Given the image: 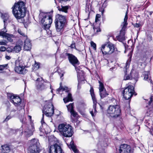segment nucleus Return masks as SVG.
<instances>
[{"label":"nucleus","instance_id":"obj_20","mask_svg":"<svg viewBox=\"0 0 153 153\" xmlns=\"http://www.w3.org/2000/svg\"><path fill=\"white\" fill-rule=\"evenodd\" d=\"M143 76L144 77V79L145 80L150 82L151 84H153L152 80L151 79L150 73L148 72H144L143 73Z\"/></svg>","mask_w":153,"mask_h":153},{"label":"nucleus","instance_id":"obj_13","mask_svg":"<svg viewBox=\"0 0 153 153\" xmlns=\"http://www.w3.org/2000/svg\"><path fill=\"white\" fill-rule=\"evenodd\" d=\"M10 102L13 103L15 106L17 108L18 110H22V106L20 105L21 104V99L18 96H15L12 101Z\"/></svg>","mask_w":153,"mask_h":153},{"label":"nucleus","instance_id":"obj_44","mask_svg":"<svg viewBox=\"0 0 153 153\" xmlns=\"http://www.w3.org/2000/svg\"><path fill=\"white\" fill-rule=\"evenodd\" d=\"M7 64H6L5 65H0L1 68H0V72H1L3 70V69L7 67Z\"/></svg>","mask_w":153,"mask_h":153},{"label":"nucleus","instance_id":"obj_62","mask_svg":"<svg viewBox=\"0 0 153 153\" xmlns=\"http://www.w3.org/2000/svg\"><path fill=\"white\" fill-rule=\"evenodd\" d=\"M152 151L153 152V150H152Z\"/></svg>","mask_w":153,"mask_h":153},{"label":"nucleus","instance_id":"obj_9","mask_svg":"<svg viewBox=\"0 0 153 153\" xmlns=\"http://www.w3.org/2000/svg\"><path fill=\"white\" fill-rule=\"evenodd\" d=\"M50 86L51 89V86L50 83L44 80L42 78H38L36 80V87L39 91H43L45 90L48 87Z\"/></svg>","mask_w":153,"mask_h":153},{"label":"nucleus","instance_id":"obj_3","mask_svg":"<svg viewBox=\"0 0 153 153\" xmlns=\"http://www.w3.org/2000/svg\"><path fill=\"white\" fill-rule=\"evenodd\" d=\"M58 129L59 132L64 137H70L73 134L72 128L69 124L65 123L60 124L58 126Z\"/></svg>","mask_w":153,"mask_h":153},{"label":"nucleus","instance_id":"obj_1","mask_svg":"<svg viewBox=\"0 0 153 153\" xmlns=\"http://www.w3.org/2000/svg\"><path fill=\"white\" fill-rule=\"evenodd\" d=\"M21 0L15 3L12 7L13 13L17 19L24 18L25 14L26 8L24 2L25 0Z\"/></svg>","mask_w":153,"mask_h":153},{"label":"nucleus","instance_id":"obj_52","mask_svg":"<svg viewBox=\"0 0 153 153\" xmlns=\"http://www.w3.org/2000/svg\"><path fill=\"white\" fill-rule=\"evenodd\" d=\"M81 88V86H79V82L77 85V89L79 90Z\"/></svg>","mask_w":153,"mask_h":153},{"label":"nucleus","instance_id":"obj_45","mask_svg":"<svg viewBox=\"0 0 153 153\" xmlns=\"http://www.w3.org/2000/svg\"><path fill=\"white\" fill-rule=\"evenodd\" d=\"M62 87L60 86L59 88L56 89V93L58 94L61 91H62Z\"/></svg>","mask_w":153,"mask_h":153},{"label":"nucleus","instance_id":"obj_25","mask_svg":"<svg viewBox=\"0 0 153 153\" xmlns=\"http://www.w3.org/2000/svg\"><path fill=\"white\" fill-rule=\"evenodd\" d=\"M63 100L65 103L69 101H72L73 99L72 98L71 94L70 93H68L67 97L64 98Z\"/></svg>","mask_w":153,"mask_h":153},{"label":"nucleus","instance_id":"obj_17","mask_svg":"<svg viewBox=\"0 0 153 153\" xmlns=\"http://www.w3.org/2000/svg\"><path fill=\"white\" fill-rule=\"evenodd\" d=\"M55 23L56 31L58 32H62L63 30V27L65 24L55 21Z\"/></svg>","mask_w":153,"mask_h":153},{"label":"nucleus","instance_id":"obj_26","mask_svg":"<svg viewBox=\"0 0 153 153\" xmlns=\"http://www.w3.org/2000/svg\"><path fill=\"white\" fill-rule=\"evenodd\" d=\"M69 148H71L75 153H79L78 150L76 149L75 146L74 144L73 141H71Z\"/></svg>","mask_w":153,"mask_h":153},{"label":"nucleus","instance_id":"obj_58","mask_svg":"<svg viewBox=\"0 0 153 153\" xmlns=\"http://www.w3.org/2000/svg\"><path fill=\"white\" fill-rule=\"evenodd\" d=\"M152 13V12H150V15H151Z\"/></svg>","mask_w":153,"mask_h":153},{"label":"nucleus","instance_id":"obj_8","mask_svg":"<svg viewBox=\"0 0 153 153\" xmlns=\"http://www.w3.org/2000/svg\"><path fill=\"white\" fill-rule=\"evenodd\" d=\"M30 146L27 149V153H39V143L38 139H33L29 142Z\"/></svg>","mask_w":153,"mask_h":153},{"label":"nucleus","instance_id":"obj_11","mask_svg":"<svg viewBox=\"0 0 153 153\" xmlns=\"http://www.w3.org/2000/svg\"><path fill=\"white\" fill-rule=\"evenodd\" d=\"M90 92L93 102V110L92 111H90V113L91 114L92 116V117H93L94 116V113H95L97 112V111L96 110V107L97 103V102L96 99L95 97V96L94 93V90L93 87H91Z\"/></svg>","mask_w":153,"mask_h":153},{"label":"nucleus","instance_id":"obj_39","mask_svg":"<svg viewBox=\"0 0 153 153\" xmlns=\"http://www.w3.org/2000/svg\"><path fill=\"white\" fill-rule=\"evenodd\" d=\"M101 17V15L99 14H97L96 15V18H95V22H97L98 21H100V19H99Z\"/></svg>","mask_w":153,"mask_h":153},{"label":"nucleus","instance_id":"obj_51","mask_svg":"<svg viewBox=\"0 0 153 153\" xmlns=\"http://www.w3.org/2000/svg\"><path fill=\"white\" fill-rule=\"evenodd\" d=\"M20 121L22 123H23L24 122V118L23 117H22L21 118H20Z\"/></svg>","mask_w":153,"mask_h":153},{"label":"nucleus","instance_id":"obj_31","mask_svg":"<svg viewBox=\"0 0 153 153\" xmlns=\"http://www.w3.org/2000/svg\"><path fill=\"white\" fill-rule=\"evenodd\" d=\"M99 82L100 84L99 87V91H102L105 90V89L104 88L103 84L100 81H99Z\"/></svg>","mask_w":153,"mask_h":153},{"label":"nucleus","instance_id":"obj_7","mask_svg":"<svg viewBox=\"0 0 153 153\" xmlns=\"http://www.w3.org/2000/svg\"><path fill=\"white\" fill-rule=\"evenodd\" d=\"M62 58L67 56L69 62L74 67L75 69L77 72H79V70L77 66L80 64V62L77 58L72 54L67 53H65L61 55Z\"/></svg>","mask_w":153,"mask_h":153},{"label":"nucleus","instance_id":"obj_36","mask_svg":"<svg viewBox=\"0 0 153 153\" xmlns=\"http://www.w3.org/2000/svg\"><path fill=\"white\" fill-rule=\"evenodd\" d=\"M93 29L94 30V34H97L98 32H100L101 31L100 28L98 27H93Z\"/></svg>","mask_w":153,"mask_h":153},{"label":"nucleus","instance_id":"obj_37","mask_svg":"<svg viewBox=\"0 0 153 153\" xmlns=\"http://www.w3.org/2000/svg\"><path fill=\"white\" fill-rule=\"evenodd\" d=\"M7 96L8 99L10 100V101H12V100H13L15 97V96L11 94H7Z\"/></svg>","mask_w":153,"mask_h":153},{"label":"nucleus","instance_id":"obj_57","mask_svg":"<svg viewBox=\"0 0 153 153\" xmlns=\"http://www.w3.org/2000/svg\"><path fill=\"white\" fill-rule=\"evenodd\" d=\"M106 6L105 5V4H103L102 6V7H105Z\"/></svg>","mask_w":153,"mask_h":153},{"label":"nucleus","instance_id":"obj_5","mask_svg":"<svg viewBox=\"0 0 153 153\" xmlns=\"http://www.w3.org/2000/svg\"><path fill=\"white\" fill-rule=\"evenodd\" d=\"M42 111L43 114L41 122L43 125V123H45L44 120L45 114L47 117H50L54 114V107L51 102L49 101L48 102V104H45L44 107Z\"/></svg>","mask_w":153,"mask_h":153},{"label":"nucleus","instance_id":"obj_61","mask_svg":"<svg viewBox=\"0 0 153 153\" xmlns=\"http://www.w3.org/2000/svg\"><path fill=\"white\" fill-rule=\"evenodd\" d=\"M51 92H52V90L51 91Z\"/></svg>","mask_w":153,"mask_h":153},{"label":"nucleus","instance_id":"obj_47","mask_svg":"<svg viewBox=\"0 0 153 153\" xmlns=\"http://www.w3.org/2000/svg\"><path fill=\"white\" fill-rule=\"evenodd\" d=\"M6 48L4 46H2L0 47V51H4L6 50Z\"/></svg>","mask_w":153,"mask_h":153},{"label":"nucleus","instance_id":"obj_24","mask_svg":"<svg viewBox=\"0 0 153 153\" xmlns=\"http://www.w3.org/2000/svg\"><path fill=\"white\" fill-rule=\"evenodd\" d=\"M2 151L3 153H9L10 151L9 146L7 145L1 146Z\"/></svg>","mask_w":153,"mask_h":153},{"label":"nucleus","instance_id":"obj_35","mask_svg":"<svg viewBox=\"0 0 153 153\" xmlns=\"http://www.w3.org/2000/svg\"><path fill=\"white\" fill-rule=\"evenodd\" d=\"M127 69H126L125 71V75L124 78V80H127L130 79L131 77V76L127 75Z\"/></svg>","mask_w":153,"mask_h":153},{"label":"nucleus","instance_id":"obj_2","mask_svg":"<svg viewBox=\"0 0 153 153\" xmlns=\"http://www.w3.org/2000/svg\"><path fill=\"white\" fill-rule=\"evenodd\" d=\"M39 17L43 27L45 30L48 29L52 22V15L48 13L41 12L39 14Z\"/></svg>","mask_w":153,"mask_h":153},{"label":"nucleus","instance_id":"obj_32","mask_svg":"<svg viewBox=\"0 0 153 153\" xmlns=\"http://www.w3.org/2000/svg\"><path fill=\"white\" fill-rule=\"evenodd\" d=\"M39 63L36 62V61H35L34 64L33 66V68L34 70H36L38 69L39 68Z\"/></svg>","mask_w":153,"mask_h":153},{"label":"nucleus","instance_id":"obj_22","mask_svg":"<svg viewBox=\"0 0 153 153\" xmlns=\"http://www.w3.org/2000/svg\"><path fill=\"white\" fill-rule=\"evenodd\" d=\"M48 142L50 145H53L55 144H57L58 142L57 139L53 136H51L48 137Z\"/></svg>","mask_w":153,"mask_h":153},{"label":"nucleus","instance_id":"obj_42","mask_svg":"<svg viewBox=\"0 0 153 153\" xmlns=\"http://www.w3.org/2000/svg\"><path fill=\"white\" fill-rule=\"evenodd\" d=\"M91 45L92 47L94 50H96V45L95 43L93 42H91Z\"/></svg>","mask_w":153,"mask_h":153},{"label":"nucleus","instance_id":"obj_46","mask_svg":"<svg viewBox=\"0 0 153 153\" xmlns=\"http://www.w3.org/2000/svg\"><path fill=\"white\" fill-rule=\"evenodd\" d=\"M7 43L6 41H0V45H6Z\"/></svg>","mask_w":153,"mask_h":153},{"label":"nucleus","instance_id":"obj_41","mask_svg":"<svg viewBox=\"0 0 153 153\" xmlns=\"http://www.w3.org/2000/svg\"><path fill=\"white\" fill-rule=\"evenodd\" d=\"M12 117L10 115H9L8 116H7L6 118H5V119L3 121V122H7L9 120L11 119L12 118Z\"/></svg>","mask_w":153,"mask_h":153},{"label":"nucleus","instance_id":"obj_23","mask_svg":"<svg viewBox=\"0 0 153 153\" xmlns=\"http://www.w3.org/2000/svg\"><path fill=\"white\" fill-rule=\"evenodd\" d=\"M18 68V70H19V71L16 70V68H15V71L16 72L19 74H24L27 71V70L25 69V68Z\"/></svg>","mask_w":153,"mask_h":153},{"label":"nucleus","instance_id":"obj_43","mask_svg":"<svg viewBox=\"0 0 153 153\" xmlns=\"http://www.w3.org/2000/svg\"><path fill=\"white\" fill-rule=\"evenodd\" d=\"M18 33L21 35L25 36H26L25 34L23 33L22 31L20 29H19L18 30Z\"/></svg>","mask_w":153,"mask_h":153},{"label":"nucleus","instance_id":"obj_33","mask_svg":"<svg viewBox=\"0 0 153 153\" xmlns=\"http://www.w3.org/2000/svg\"><path fill=\"white\" fill-rule=\"evenodd\" d=\"M116 37L117 39L120 42H122L125 39V37L120 34L117 36Z\"/></svg>","mask_w":153,"mask_h":153},{"label":"nucleus","instance_id":"obj_29","mask_svg":"<svg viewBox=\"0 0 153 153\" xmlns=\"http://www.w3.org/2000/svg\"><path fill=\"white\" fill-rule=\"evenodd\" d=\"M100 94L101 98H103L108 95V94L107 93L106 90L102 91L100 92Z\"/></svg>","mask_w":153,"mask_h":153},{"label":"nucleus","instance_id":"obj_55","mask_svg":"<svg viewBox=\"0 0 153 153\" xmlns=\"http://www.w3.org/2000/svg\"><path fill=\"white\" fill-rule=\"evenodd\" d=\"M16 110L15 109H13L11 110V112H16Z\"/></svg>","mask_w":153,"mask_h":153},{"label":"nucleus","instance_id":"obj_28","mask_svg":"<svg viewBox=\"0 0 153 153\" xmlns=\"http://www.w3.org/2000/svg\"><path fill=\"white\" fill-rule=\"evenodd\" d=\"M69 6H62L61 7H59L58 9L59 11H62L65 13H67L69 9Z\"/></svg>","mask_w":153,"mask_h":153},{"label":"nucleus","instance_id":"obj_18","mask_svg":"<svg viewBox=\"0 0 153 153\" xmlns=\"http://www.w3.org/2000/svg\"><path fill=\"white\" fill-rule=\"evenodd\" d=\"M55 21L65 24L66 23V19L65 16L59 14H58L56 15V19Z\"/></svg>","mask_w":153,"mask_h":153},{"label":"nucleus","instance_id":"obj_6","mask_svg":"<svg viewBox=\"0 0 153 153\" xmlns=\"http://www.w3.org/2000/svg\"><path fill=\"white\" fill-rule=\"evenodd\" d=\"M121 110L119 105H110L108 107L107 113L108 116L113 118L118 117L121 114Z\"/></svg>","mask_w":153,"mask_h":153},{"label":"nucleus","instance_id":"obj_56","mask_svg":"<svg viewBox=\"0 0 153 153\" xmlns=\"http://www.w3.org/2000/svg\"><path fill=\"white\" fill-rule=\"evenodd\" d=\"M88 9H89L88 8H87V6H86V11L87 10H88Z\"/></svg>","mask_w":153,"mask_h":153},{"label":"nucleus","instance_id":"obj_48","mask_svg":"<svg viewBox=\"0 0 153 153\" xmlns=\"http://www.w3.org/2000/svg\"><path fill=\"white\" fill-rule=\"evenodd\" d=\"M134 26L135 27H139L140 26V23H135L133 24Z\"/></svg>","mask_w":153,"mask_h":153},{"label":"nucleus","instance_id":"obj_60","mask_svg":"<svg viewBox=\"0 0 153 153\" xmlns=\"http://www.w3.org/2000/svg\"><path fill=\"white\" fill-rule=\"evenodd\" d=\"M114 100L115 101H116V100L114 99Z\"/></svg>","mask_w":153,"mask_h":153},{"label":"nucleus","instance_id":"obj_27","mask_svg":"<svg viewBox=\"0 0 153 153\" xmlns=\"http://www.w3.org/2000/svg\"><path fill=\"white\" fill-rule=\"evenodd\" d=\"M11 50H8V51H15L16 52H19L21 49V47L19 45H17L11 49Z\"/></svg>","mask_w":153,"mask_h":153},{"label":"nucleus","instance_id":"obj_34","mask_svg":"<svg viewBox=\"0 0 153 153\" xmlns=\"http://www.w3.org/2000/svg\"><path fill=\"white\" fill-rule=\"evenodd\" d=\"M7 35H6V36H2L3 37H6L7 38V40H8L9 42H13V39L11 38V37L12 36H11V37H10L11 36V35L7 33ZM11 36H13V35H11Z\"/></svg>","mask_w":153,"mask_h":153},{"label":"nucleus","instance_id":"obj_38","mask_svg":"<svg viewBox=\"0 0 153 153\" xmlns=\"http://www.w3.org/2000/svg\"><path fill=\"white\" fill-rule=\"evenodd\" d=\"M7 31V30H5V31H4L2 30L0 31V36H6L7 33L6 32Z\"/></svg>","mask_w":153,"mask_h":153},{"label":"nucleus","instance_id":"obj_50","mask_svg":"<svg viewBox=\"0 0 153 153\" xmlns=\"http://www.w3.org/2000/svg\"><path fill=\"white\" fill-rule=\"evenodd\" d=\"M5 57L6 59H8V60H9L11 58V57L10 56H7V55H6L5 56Z\"/></svg>","mask_w":153,"mask_h":153},{"label":"nucleus","instance_id":"obj_30","mask_svg":"<svg viewBox=\"0 0 153 153\" xmlns=\"http://www.w3.org/2000/svg\"><path fill=\"white\" fill-rule=\"evenodd\" d=\"M68 111L71 112L74 110V103H71L68 105H67Z\"/></svg>","mask_w":153,"mask_h":153},{"label":"nucleus","instance_id":"obj_10","mask_svg":"<svg viewBox=\"0 0 153 153\" xmlns=\"http://www.w3.org/2000/svg\"><path fill=\"white\" fill-rule=\"evenodd\" d=\"M134 92V87L131 85H129L123 90V96L126 100H128L131 97Z\"/></svg>","mask_w":153,"mask_h":153},{"label":"nucleus","instance_id":"obj_21","mask_svg":"<svg viewBox=\"0 0 153 153\" xmlns=\"http://www.w3.org/2000/svg\"><path fill=\"white\" fill-rule=\"evenodd\" d=\"M25 67L23 62L22 60L17 59L15 61V68H16V70H17L18 71H19V70L18 68H25Z\"/></svg>","mask_w":153,"mask_h":153},{"label":"nucleus","instance_id":"obj_19","mask_svg":"<svg viewBox=\"0 0 153 153\" xmlns=\"http://www.w3.org/2000/svg\"><path fill=\"white\" fill-rule=\"evenodd\" d=\"M32 45L30 40L28 39H26L25 41L24 45V49L25 50L29 51L31 48Z\"/></svg>","mask_w":153,"mask_h":153},{"label":"nucleus","instance_id":"obj_53","mask_svg":"<svg viewBox=\"0 0 153 153\" xmlns=\"http://www.w3.org/2000/svg\"><path fill=\"white\" fill-rule=\"evenodd\" d=\"M67 87H64V88H63L62 87V91H65V90H67Z\"/></svg>","mask_w":153,"mask_h":153},{"label":"nucleus","instance_id":"obj_59","mask_svg":"<svg viewBox=\"0 0 153 153\" xmlns=\"http://www.w3.org/2000/svg\"><path fill=\"white\" fill-rule=\"evenodd\" d=\"M63 76V74H62V76H61V77L62 76Z\"/></svg>","mask_w":153,"mask_h":153},{"label":"nucleus","instance_id":"obj_54","mask_svg":"<svg viewBox=\"0 0 153 153\" xmlns=\"http://www.w3.org/2000/svg\"><path fill=\"white\" fill-rule=\"evenodd\" d=\"M28 119L30 120L31 119V116H30V115H28Z\"/></svg>","mask_w":153,"mask_h":153},{"label":"nucleus","instance_id":"obj_15","mask_svg":"<svg viewBox=\"0 0 153 153\" xmlns=\"http://www.w3.org/2000/svg\"><path fill=\"white\" fill-rule=\"evenodd\" d=\"M128 19V16L127 15V12H126V15L125 16V18L124 19V22L122 24V25L123 27L120 31V34L123 36L125 37V29L126 27V26L127 25V20Z\"/></svg>","mask_w":153,"mask_h":153},{"label":"nucleus","instance_id":"obj_49","mask_svg":"<svg viewBox=\"0 0 153 153\" xmlns=\"http://www.w3.org/2000/svg\"><path fill=\"white\" fill-rule=\"evenodd\" d=\"M71 48H75V44L74 43H72V44L70 46Z\"/></svg>","mask_w":153,"mask_h":153},{"label":"nucleus","instance_id":"obj_12","mask_svg":"<svg viewBox=\"0 0 153 153\" xmlns=\"http://www.w3.org/2000/svg\"><path fill=\"white\" fill-rule=\"evenodd\" d=\"M131 147L126 144H122L120 146L119 151L120 153H130Z\"/></svg>","mask_w":153,"mask_h":153},{"label":"nucleus","instance_id":"obj_4","mask_svg":"<svg viewBox=\"0 0 153 153\" xmlns=\"http://www.w3.org/2000/svg\"><path fill=\"white\" fill-rule=\"evenodd\" d=\"M100 51L103 56L109 55L117 50L115 45L109 42L102 45L100 48Z\"/></svg>","mask_w":153,"mask_h":153},{"label":"nucleus","instance_id":"obj_40","mask_svg":"<svg viewBox=\"0 0 153 153\" xmlns=\"http://www.w3.org/2000/svg\"><path fill=\"white\" fill-rule=\"evenodd\" d=\"M70 112L71 115H72L74 117H76L77 114V113L75 112L74 110L71 111Z\"/></svg>","mask_w":153,"mask_h":153},{"label":"nucleus","instance_id":"obj_16","mask_svg":"<svg viewBox=\"0 0 153 153\" xmlns=\"http://www.w3.org/2000/svg\"><path fill=\"white\" fill-rule=\"evenodd\" d=\"M34 131V128L33 125H31L29 127H28L27 125L25 130V133L26 135L29 137L33 135V132Z\"/></svg>","mask_w":153,"mask_h":153},{"label":"nucleus","instance_id":"obj_14","mask_svg":"<svg viewBox=\"0 0 153 153\" xmlns=\"http://www.w3.org/2000/svg\"><path fill=\"white\" fill-rule=\"evenodd\" d=\"M1 17L3 20V22H4V28L2 30H3L4 31H5V30H7L6 29V27L8 23L10 22V20L9 19V16L7 14L1 13Z\"/></svg>","mask_w":153,"mask_h":153}]
</instances>
